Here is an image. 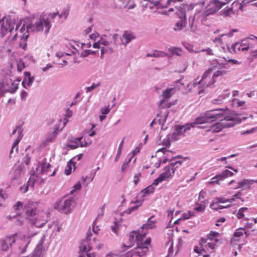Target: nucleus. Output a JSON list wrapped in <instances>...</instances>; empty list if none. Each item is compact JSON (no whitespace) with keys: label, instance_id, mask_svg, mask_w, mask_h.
<instances>
[{"label":"nucleus","instance_id":"obj_1","mask_svg":"<svg viewBox=\"0 0 257 257\" xmlns=\"http://www.w3.org/2000/svg\"><path fill=\"white\" fill-rule=\"evenodd\" d=\"M215 110H222L223 115L216 118V119H220L221 121L216 123L211 126V130L212 132H219L223 128L233 127L235 124H239L241 122V119L237 117L239 114L229 110L227 107L217 108Z\"/></svg>","mask_w":257,"mask_h":257},{"label":"nucleus","instance_id":"obj_2","mask_svg":"<svg viewBox=\"0 0 257 257\" xmlns=\"http://www.w3.org/2000/svg\"><path fill=\"white\" fill-rule=\"evenodd\" d=\"M57 16H58L59 18H61V16L59 15L58 12L50 13L47 17L45 16L40 17L39 20L32 26L33 30L40 31L43 30L45 28V33H48L51 27L50 21L54 19Z\"/></svg>","mask_w":257,"mask_h":257},{"label":"nucleus","instance_id":"obj_3","mask_svg":"<svg viewBox=\"0 0 257 257\" xmlns=\"http://www.w3.org/2000/svg\"><path fill=\"white\" fill-rule=\"evenodd\" d=\"M223 112L221 110H215V109L206 111L202 116L196 117L195 121L190 125L193 127L197 124L210 123L216 120V118L223 115Z\"/></svg>","mask_w":257,"mask_h":257},{"label":"nucleus","instance_id":"obj_4","mask_svg":"<svg viewBox=\"0 0 257 257\" xmlns=\"http://www.w3.org/2000/svg\"><path fill=\"white\" fill-rule=\"evenodd\" d=\"M92 235V233L87 232V236L85 239H83L79 246V255L78 257H95V253H88L92 249V247L89 245V241L90 240V236Z\"/></svg>","mask_w":257,"mask_h":257},{"label":"nucleus","instance_id":"obj_5","mask_svg":"<svg viewBox=\"0 0 257 257\" xmlns=\"http://www.w3.org/2000/svg\"><path fill=\"white\" fill-rule=\"evenodd\" d=\"M211 64L214 65L212 68H214L215 67H219V69L217 70L216 72L214 73L213 74L212 78L214 79L215 78L218 77L219 76H223L226 75L228 72H229L228 64L226 62V60H213L211 62Z\"/></svg>","mask_w":257,"mask_h":257},{"label":"nucleus","instance_id":"obj_6","mask_svg":"<svg viewBox=\"0 0 257 257\" xmlns=\"http://www.w3.org/2000/svg\"><path fill=\"white\" fill-rule=\"evenodd\" d=\"M213 70V68H210L205 71L202 76L201 79L199 81L195 80V81L193 83L192 86L193 87H196L197 85H199V87L202 85H203V87H211L216 82V80L211 78L209 81H208L207 78L208 75Z\"/></svg>","mask_w":257,"mask_h":257},{"label":"nucleus","instance_id":"obj_7","mask_svg":"<svg viewBox=\"0 0 257 257\" xmlns=\"http://www.w3.org/2000/svg\"><path fill=\"white\" fill-rule=\"evenodd\" d=\"M175 8L178 10L180 20L177 22L173 28L175 31H180L186 26V16L185 11L181 7H176Z\"/></svg>","mask_w":257,"mask_h":257},{"label":"nucleus","instance_id":"obj_8","mask_svg":"<svg viewBox=\"0 0 257 257\" xmlns=\"http://www.w3.org/2000/svg\"><path fill=\"white\" fill-rule=\"evenodd\" d=\"M17 233L13 234L0 240V248L3 251L8 249L9 246L16 241Z\"/></svg>","mask_w":257,"mask_h":257},{"label":"nucleus","instance_id":"obj_9","mask_svg":"<svg viewBox=\"0 0 257 257\" xmlns=\"http://www.w3.org/2000/svg\"><path fill=\"white\" fill-rule=\"evenodd\" d=\"M225 3H222L218 0H211L210 1V5L212 6L208 8L205 12L204 15L207 16L210 14H212L220 10L224 5Z\"/></svg>","mask_w":257,"mask_h":257},{"label":"nucleus","instance_id":"obj_10","mask_svg":"<svg viewBox=\"0 0 257 257\" xmlns=\"http://www.w3.org/2000/svg\"><path fill=\"white\" fill-rule=\"evenodd\" d=\"M24 210L28 216H34L37 214V204L33 201H29L25 204Z\"/></svg>","mask_w":257,"mask_h":257},{"label":"nucleus","instance_id":"obj_11","mask_svg":"<svg viewBox=\"0 0 257 257\" xmlns=\"http://www.w3.org/2000/svg\"><path fill=\"white\" fill-rule=\"evenodd\" d=\"M191 127L190 124H187L185 125H176L175 132L172 134V139L177 140L179 136L183 135L184 133L190 130Z\"/></svg>","mask_w":257,"mask_h":257},{"label":"nucleus","instance_id":"obj_12","mask_svg":"<svg viewBox=\"0 0 257 257\" xmlns=\"http://www.w3.org/2000/svg\"><path fill=\"white\" fill-rule=\"evenodd\" d=\"M234 175L233 173L228 170H225L223 171L221 173L216 175L214 177L212 178V181L210 182V183H216V184L219 185L220 181H222L224 179L232 176Z\"/></svg>","mask_w":257,"mask_h":257},{"label":"nucleus","instance_id":"obj_13","mask_svg":"<svg viewBox=\"0 0 257 257\" xmlns=\"http://www.w3.org/2000/svg\"><path fill=\"white\" fill-rule=\"evenodd\" d=\"M15 24L12 22L7 20L5 22L2 20V23H1V32L3 34H6L8 32L11 33L15 28Z\"/></svg>","mask_w":257,"mask_h":257},{"label":"nucleus","instance_id":"obj_14","mask_svg":"<svg viewBox=\"0 0 257 257\" xmlns=\"http://www.w3.org/2000/svg\"><path fill=\"white\" fill-rule=\"evenodd\" d=\"M83 139V137L75 138L69 142L67 145V147L71 149L77 148L79 146L80 147H85L88 146V143L84 140V144L81 142V140Z\"/></svg>","mask_w":257,"mask_h":257},{"label":"nucleus","instance_id":"obj_15","mask_svg":"<svg viewBox=\"0 0 257 257\" xmlns=\"http://www.w3.org/2000/svg\"><path fill=\"white\" fill-rule=\"evenodd\" d=\"M254 180L243 179L241 181L238 183V186L234 188V189L243 188L244 189L250 188V186L253 183Z\"/></svg>","mask_w":257,"mask_h":257},{"label":"nucleus","instance_id":"obj_16","mask_svg":"<svg viewBox=\"0 0 257 257\" xmlns=\"http://www.w3.org/2000/svg\"><path fill=\"white\" fill-rule=\"evenodd\" d=\"M122 38L125 40L124 42L122 41V44L125 46L132 40L135 39L136 36L132 32L125 31L122 35Z\"/></svg>","mask_w":257,"mask_h":257},{"label":"nucleus","instance_id":"obj_17","mask_svg":"<svg viewBox=\"0 0 257 257\" xmlns=\"http://www.w3.org/2000/svg\"><path fill=\"white\" fill-rule=\"evenodd\" d=\"M135 254L140 257H142L145 254L147 251L149 250L147 246H145L144 244H139L138 243V246L135 248Z\"/></svg>","mask_w":257,"mask_h":257},{"label":"nucleus","instance_id":"obj_18","mask_svg":"<svg viewBox=\"0 0 257 257\" xmlns=\"http://www.w3.org/2000/svg\"><path fill=\"white\" fill-rule=\"evenodd\" d=\"M145 235V234L144 235H142L138 231H133L131 232L130 235L129 240L131 242L142 241V240L143 239Z\"/></svg>","mask_w":257,"mask_h":257},{"label":"nucleus","instance_id":"obj_19","mask_svg":"<svg viewBox=\"0 0 257 257\" xmlns=\"http://www.w3.org/2000/svg\"><path fill=\"white\" fill-rule=\"evenodd\" d=\"M75 206V203L73 198L65 200V214L71 213Z\"/></svg>","mask_w":257,"mask_h":257},{"label":"nucleus","instance_id":"obj_20","mask_svg":"<svg viewBox=\"0 0 257 257\" xmlns=\"http://www.w3.org/2000/svg\"><path fill=\"white\" fill-rule=\"evenodd\" d=\"M229 96V93L228 90H225L224 91V92L222 94L218 96L216 99H214L212 100V102L215 104H221L223 100L226 98H227Z\"/></svg>","mask_w":257,"mask_h":257},{"label":"nucleus","instance_id":"obj_21","mask_svg":"<svg viewBox=\"0 0 257 257\" xmlns=\"http://www.w3.org/2000/svg\"><path fill=\"white\" fill-rule=\"evenodd\" d=\"M165 172L161 173L159 175L164 180L170 178H172L174 174H172V172H171V167L169 166L165 167L164 168Z\"/></svg>","mask_w":257,"mask_h":257},{"label":"nucleus","instance_id":"obj_22","mask_svg":"<svg viewBox=\"0 0 257 257\" xmlns=\"http://www.w3.org/2000/svg\"><path fill=\"white\" fill-rule=\"evenodd\" d=\"M34 81V78L31 77V75L29 72H25V78L22 82V85L25 88L26 86H30Z\"/></svg>","mask_w":257,"mask_h":257},{"label":"nucleus","instance_id":"obj_23","mask_svg":"<svg viewBox=\"0 0 257 257\" xmlns=\"http://www.w3.org/2000/svg\"><path fill=\"white\" fill-rule=\"evenodd\" d=\"M46 161V159L44 158V159H43L42 163L40 164V166L41 168V173L43 174H47L48 173L49 169L51 167L50 164L49 163H47Z\"/></svg>","mask_w":257,"mask_h":257},{"label":"nucleus","instance_id":"obj_24","mask_svg":"<svg viewBox=\"0 0 257 257\" xmlns=\"http://www.w3.org/2000/svg\"><path fill=\"white\" fill-rule=\"evenodd\" d=\"M231 48L232 52L236 53V50L238 51H240V50L242 51L247 50L249 48V46L244 47L240 44V43L237 42L232 45Z\"/></svg>","mask_w":257,"mask_h":257},{"label":"nucleus","instance_id":"obj_25","mask_svg":"<svg viewBox=\"0 0 257 257\" xmlns=\"http://www.w3.org/2000/svg\"><path fill=\"white\" fill-rule=\"evenodd\" d=\"M131 203H138V204L133 207L128 208L125 211V212L127 214H131L132 212L137 210V209L138 208V207L142 205V204L143 203V200H136L135 201H132Z\"/></svg>","mask_w":257,"mask_h":257},{"label":"nucleus","instance_id":"obj_26","mask_svg":"<svg viewBox=\"0 0 257 257\" xmlns=\"http://www.w3.org/2000/svg\"><path fill=\"white\" fill-rule=\"evenodd\" d=\"M72 166L73 167V170H74L76 168L75 163L72 161V159H71L67 164V169H65V175H69L71 174L72 170Z\"/></svg>","mask_w":257,"mask_h":257},{"label":"nucleus","instance_id":"obj_27","mask_svg":"<svg viewBox=\"0 0 257 257\" xmlns=\"http://www.w3.org/2000/svg\"><path fill=\"white\" fill-rule=\"evenodd\" d=\"M111 36H112V41H110V44H113L114 45L117 46L119 44V40L121 42L122 41V37H120L117 34H110L109 37Z\"/></svg>","mask_w":257,"mask_h":257},{"label":"nucleus","instance_id":"obj_28","mask_svg":"<svg viewBox=\"0 0 257 257\" xmlns=\"http://www.w3.org/2000/svg\"><path fill=\"white\" fill-rule=\"evenodd\" d=\"M174 92V88H170L167 89L163 92L161 96L164 99H168L172 96Z\"/></svg>","mask_w":257,"mask_h":257},{"label":"nucleus","instance_id":"obj_29","mask_svg":"<svg viewBox=\"0 0 257 257\" xmlns=\"http://www.w3.org/2000/svg\"><path fill=\"white\" fill-rule=\"evenodd\" d=\"M167 55L166 53L162 51H155L152 53H148L146 55V57H160L166 56Z\"/></svg>","mask_w":257,"mask_h":257},{"label":"nucleus","instance_id":"obj_30","mask_svg":"<svg viewBox=\"0 0 257 257\" xmlns=\"http://www.w3.org/2000/svg\"><path fill=\"white\" fill-rule=\"evenodd\" d=\"M242 190L237 192L235 194H234V195L232 196L231 198L229 199H226V201H228V202H232L235 201V200L236 199H240L242 202H243L244 201L243 199H242L241 197V196L242 195Z\"/></svg>","mask_w":257,"mask_h":257},{"label":"nucleus","instance_id":"obj_31","mask_svg":"<svg viewBox=\"0 0 257 257\" xmlns=\"http://www.w3.org/2000/svg\"><path fill=\"white\" fill-rule=\"evenodd\" d=\"M153 217L149 218L148 219L147 222L144 224L142 226V228H146V229H151L154 226V224L155 223V221L152 220Z\"/></svg>","mask_w":257,"mask_h":257},{"label":"nucleus","instance_id":"obj_32","mask_svg":"<svg viewBox=\"0 0 257 257\" xmlns=\"http://www.w3.org/2000/svg\"><path fill=\"white\" fill-rule=\"evenodd\" d=\"M167 99H164L161 100L159 103V107L160 108H165L166 107H170L172 104L168 102Z\"/></svg>","mask_w":257,"mask_h":257},{"label":"nucleus","instance_id":"obj_33","mask_svg":"<svg viewBox=\"0 0 257 257\" xmlns=\"http://www.w3.org/2000/svg\"><path fill=\"white\" fill-rule=\"evenodd\" d=\"M123 144H124V139H123L121 140V141L120 142V143L119 144V147H118V148L117 150V154L114 159L115 162H117L118 161V160L119 159V158L121 155V151H122V148Z\"/></svg>","mask_w":257,"mask_h":257},{"label":"nucleus","instance_id":"obj_34","mask_svg":"<svg viewBox=\"0 0 257 257\" xmlns=\"http://www.w3.org/2000/svg\"><path fill=\"white\" fill-rule=\"evenodd\" d=\"M246 232L245 231L244 229L243 228H239L237 229L234 232L233 236L234 237H240L244 234H246Z\"/></svg>","mask_w":257,"mask_h":257},{"label":"nucleus","instance_id":"obj_35","mask_svg":"<svg viewBox=\"0 0 257 257\" xmlns=\"http://www.w3.org/2000/svg\"><path fill=\"white\" fill-rule=\"evenodd\" d=\"M22 137L20 135L17 138V139L16 140V141H15L14 144L13 145V146L12 147V149H11V150L10 151V154H12L13 152V150H14V148L15 147H17L16 148V151L18 152V145L19 143V142L21 141V139H22Z\"/></svg>","mask_w":257,"mask_h":257},{"label":"nucleus","instance_id":"obj_36","mask_svg":"<svg viewBox=\"0 0 257 257\" xmlns=\"http://www.w3.org/2000/svg\"><path fill=\"white\" fill-rule=\"evenodd\" d=\"M24 205L22 202L19 201L13 206V208L15 211H20L22 209L24 210Z\"/></svg>","mask_w":257,"mask_h":257},{"label":"nucleus","instance_id":"obj_37","mask_svg":"<svg viewBox=\"0 0 257 257\" xmlns=\"http://www.w3.org/2000/svg\"><path fill=\"white\" fill-rule=\"evenodd\" d=\"M54 208L58 210H63L64 208V202H63L62 199L57 201L54 205Z\"/></svg>","mask_w":257,"mask_h":257},{"label":"nucleus","instance_id":"obj_38","mask_svg":"<svg viewBox=\"0 0 257 257\" xmlns=\"http://www.w3.org/2000/svg\"><path fill=\"white\" fill-rule=\"evenodd\" d=\"M104 37H106V36L103 35L102 37H101L100 40H98L99 43H100V45H103V46H107L110 44V42H109L108 41L105 40Z\"/></svg>","mask_w":257,"mask_h":257},{"label":"nucleus","instance_id":"obj_39","mask_svg":"<svg viewBox=\"0 0 257 257\" xmlns=\"http://www.w3.org/2000/svg\"><path fill=\"white\" fill-rule=\"evenodd\" d=\"M81 188V185L80 182H78L76 184L73 186V189L70 192V194H73L74 192L79 190Z\"/></svg>","mask_w":257,"mask_h":257},{"label":"nucleus","instance_id":"obj_40","mask_svg":"<svg viewBox=\"0 0 257 257\" xmlns=\"http://www.w3.org/2000/svg\"><path fill=\"white\" fill-rule=\"evenodd\" d=\"M219 235L220 234L218 232L211 231L207 235V236L208 239L212 240L213 239V237H218Z\"/></svg>","mask_w":257,"mask_h":257},{"label":"nucleus","instance_id":"obj_41","mask_svg":"<svg viewBox=\"0 0 257 257\" xmlns=\"http://www.w3.org/2000/svg\"><path fill=\"white\" fill-rule=\"evenodd\" d=\"M113 51V48H105L102 47L101 49V56L105 53H111Z\"/></svg>","mask_w":257,"mask_h":257},{"label":"nucleus","instance_id":"obj_42","mask_svg":"<svg viewBox=\"0 0 257 257\" xmlns=\"http://www.w3.org/2000/svg\"><path fill=\"white\" fill-rule=\"evenodd\" d=\"M182 79H179L175 81L174 84V87L173 88H174L175 89L179 90L180 89V87L182 85H183V83H182Z\"/></svg>","mask_w":257,"mask_h":257},{"label":"nucleus","instance_id":"obj_43","mask_svg":"<svg viewBox=\"0 0 257 257\" xmlns=\"http://www.w3.org/2000/svg\"><path fill=\"white\" fill-rule=\"evenodd\" d=\"M170 50L171 52V53H172L174 54H176L178 56H180L181 55L180 52H181V49L180 48L174 47L173 48H171Z\"/></svg>","mask_w":257,"mask_h":257},{"label":"nucleus","instance_id":"obj_44","mask_svg":"<svg viewBox=\"0 0 257 257\" xmlns=\"http://www.w3.org/2000/svg\"><path fill=\"white\" fill-rule=\"evenodd\" d=\"M224 14L225 16H231V15L234 14V11L233 10V8H228L224 10Z\"/></svg>","mask_w":257,"mask_h":257},{"label":"nucleus","instance_id":"obj_45","mask_svg":"<svg viewBox=\"0 0 257 257\" xmlns=\"http://www.w3.org/2000/svg\"><path fill=\"white\" fill-rule=\"evenodd\" d=\"M192 216H194V213L191 211H189L187 213H184L182 214L181 218L182 219L185 220L190 218V217Z\"/></svg>","mask_w":257,"mask_h":257},{"label":"nucleus","instance_id":"obj_46","mask_svg":"<svg viewBox=\"0 0 257 257\" xmlns=\"http://www.w3.org/2000/svg\"><path fill=\"white\" fill-rule=\"evenodd\" d=\"M146 190V192H147L149 194L153 193L155 190V187L153 186V185H151L146 188L144 189Z\"/></svg>","mask_w":257,"mask_h":257},{"label":"nucleus","instance_id":"obj_47","mask_svg":"<svg viewBox=\"0 0 257 257\" xmlns=\"http://www.w3.org/2000/svg\"><path fill=\"white\" fill-rule=\"evenodd\" d=\"M100 83H98L97 84H95V83H93L92 85L89 87H87L86 89V92H90L92 90L94 89L96 87L100 86Z\"/></svg>","mask_w":257,"mask_h":257},{"label":"nucleus","instance_id":"obj_48","mask_svg":"<svg viewBox=\"0 0 257 257\" xmlns=\"http://www.w3.org/2000/svg\"><path fill=\"white\" fill-rule=\"evenodd\" d=\"M41 250L37 249L35 250L32 254H31L30 257H41Z\"/></svg>","mask_w":257,"mask_h":257},{"label":"nucleus","instance_id":"obj_49","mask_svg":"<svg viewBox=\"0 0 257 257\" xmlns=\"http://www.w3.org/2000/svg\"><path fill=\"white\" fill-rule=\"evenodd\" d=\"M163 181H164L163 179L162 178V177L159 175L158 177H157L153 182L152 185H153V186L154 185H158L160 183L162 182Z\"/></svg>","mask_w":257,"mask_h":257},{"label":"nucleus","instance_id":"obj_50","mask_svg":"<svg viewBox=\"0 0 257 257\" xmlns=\"http://www.w3.org/2000/svg\"><path fill=\"white\" fill-rule=\"evenodd\" d=\"M172 160H171L170 161H169V163H170V166H181L182 163H183V161H176L175 162H172Z\"/></svg>","mask_w":257,"mask_h":257},{"label":"nucleus","instance_id":"obj_51","mask_svg":"<svg viewBox=\"0 0 257 257\" xmlns=\"http://www.w3.org/2000/svg\"><path fill=\"white\" fill-rule=\"evenodd\" d=\"M163 0H159V1H151V4H153L154 6H156L158 9H161V2Z\"/></svg>","mask_w":257,"mask_h":257},{"label":"nucleus","instance_id":"obj_52","mask_svg":"<svg viewBox=\"0 0 257 257\" xmlns=\"http://www.w3.org/2000/svg\"><path fill=\"white\" fill-rule=\"evenodd\" d=\"M179 7H182L183 10V11H185V13H186L185 10H186V9L187 8L188 11L192 10L193 9V8H194L193 6H192V5L188 6V5H187L186 4L185 5L181 4V5H180V6Z\"/></svg>","mask_w":257,"mask_h":257},{"label":"nucleus","instance_id":"obj_53","mask_svg":"<svg viewBox=\"0 0 257 257\" xmlns=\"http://www.w3.org/2000/svg\"><path fill=\"white\" fill-rule=\"evenodd\" d=\"M132 156H131L129 159L128 160V161H125V162L123 163V165L121 167V170L122 171H123L127 167V165H128V164L130 163V162L132 160Z\"/></svg>","mask_w":257,"mask_h":257},{"label":"nucleus","instance_id":"obj_54","mask_svg":"<svg viewBox=\"0 0 257 257\" xmlns=\"http://www.w3.org/2000/svg\"><path fill=\"white\" fill-rule=\"evenodd\" d=\"M184 47L189 51L193 52V46L189 43H184L183 44Z\"/></svg>","mask_w":257,"mask_h":257},{"label":"nucleus","instance_id":"obj_55","mask_svg":"<svg viewBox=\"0 0 257 257\" xmlns=\"http://www.w3.org/2000/svg\"><path fill=\"white\" fill-rule=\"evenodd\" d=\"M194 21V17L192 18V20L189 18V26L192 32H194L196 30V28L194 27L193 23Z\"/></svg>","mask_w":257,"mask_h":257},{"label":"nucleus","instance_id":"obj_56","mask_svg":"<svg viewBox=\"0 0 257 257\" xmlns=\"http://www.w3.org/2000/svg\"><path fill=\"white\" fill-rule=\"evenodd\" d=\"M73 115V111L70 108H68L65 111V117L70 118Z\"/></svg>","mask_w":257,"mask_h":257},{"label":"nucleus","instance_id":"obj_57","mask_svg":"<svg viewBox=\"0 0 257 257\" xmlns=\"http://www.w3.org/2000/svg\"><path fill=\"white\" fill-rule=\"evenodd\" d=\"M194 209L198 212H203L205 210V206L200 204L198 206L195 207Z\"/></svg>","mask_w":257,"mask_h":257},{"label":"nucleus","instance_id":"obj_58","mask_svg":"<svg viewBox=\"0 0 257 257\" xmlns=\"http://www.w3.org/2000/svg\"><path fill=\"white\" fill-rule=\"evenodd\" d=\"M199 52H206L207 55H213L212 50L210 48H207L206 49H202L200 50Z\"/></svg>","mask_w":257,"mask_h":257},{"label":"nucleus","instance_id":"obj_59","mask_svg":"<svg viewBox=\"0 0 257 257\" xmlns=\"http://www.w3.org/2000/svg\"><path fill=\"white\" fill-rule=\"evenodd\" d=\"M141 174L140 173H137L134 176V183L135 185H137L139 181V177H141Z\"/></svg>","mask_w":257,"mask_h":257},{"label":"nucleus","instance_id":"obj_60","mask_svg":"<svg viewBox=\"0 0 257 257\" xmlns=\"http://www.w3.org/2000/svg\"><path fill=\"white\" fill-rule=\"evenodd\" d=\"M173 253V243H172L171 246L169 248L168 255L166 256V257H172Z\"/></svg>","mask_w":257,"mask_h":257},{"label":"nucleus","instance_id":"obj_61","mask_svg":"<svg viewBox=\"0 0 257 257\" xmlns=\"http://www.w3.org/2000/svg\"><path fill=\"white\" fill-rule=\"evenodd\" d=\"M194 251L195 252L199 253V254H202L203 251H205V250L204 249H200L198 246H195L194 249Z\"/></svg>","mask_w":257,"mask_h":257},{"label":"nucleus","instance_id":"obj_62","mask_svg":"<svg viewBox=\"0 0 257 257\" xmlns=\"http://www.w3.org/2000/svg\"><path fill=\"white\" fill-rule=\"evenodd\" d=\"M24 162L27 165H29L31 162V157L27 155L24 158Z\"/></svg>","mask_w":257,"mask_h":257},{"label":"nucleus","instance_id":"obj_63","mask_svg":"<svg viewBox=\"0 0 257 257\" xmlns=\"http://www.w3.org/2000/svg\"><path fill=\"white\" fill-rule=\"evenodd\" d=\"M110 111V108L108 107L101 109V113L102 114H107Z\"/></svg>","mask_w":257,"mask_h":257},{"label":"nucleus","instance_id":"obj_64","mask_svg":"<svg viewBox=\"0 0 257 257\" xmlns=\"http://www.w3.org/2000/svg\"><path fill=\"white\" fill-rule=\"evenodd\" d=\"M206 193L205 191H204V190H202L200 193H199V199H203L205 198V196H206Z\"/></svg>","mask_w":257,"mask_h":257}]
</instances>
